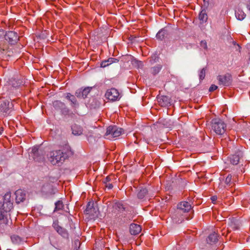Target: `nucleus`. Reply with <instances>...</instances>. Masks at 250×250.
Returning <instances> with one entry per match:
<instances>
[{
    "mask_svg": "<svg viewBox=\"0 0 250 250\" xmlns=\"http://www.w3.org/2000/svg\"><path fill=\"white\" fill-rule=\"evenodd\" d=\"M8 213L0 210V224L6 225L8 223Z\"/></svg>",
    "mask_w": 250,
    "mask_h": 250,
    "instance_id": "a211bd4d",
    "label": "nucleus"
},
{
    "mask_svg": "<svg viewBox=\"0 0 250 250\" xmlns=\"http://www.w3.org/2000/svg\"><path fill=\"white\" fill-rule=\"evenodd\" d=\"M248 8L250 11V2L248 5Z\"/></svg>",
    "mask_w": 250,
    "mask_h": 250,
    "instance_id": "de8ad7c7",
    "label": "nucleus"
},
{
    "mask_svg": "<svg viewBox=\"0 0 250 250\" xmlns=\"http://www.w3.org/2000/svg\"><path fill=\"white\" fill-rule=\"evenodd\" d=\"M233 44L234 45H236V46H237V44H236V42H233Z\"/></svg>",
    "mask_w": 250,
    "mask_h": 250,
    "instance_id": "8fccbe9b",
    "label": "nucleus"
},
{
    "mask_svg": "<svg viewBox=\"0 0 250 250\" xmlns=\"http://www.w3.org/2000/svg\"><path fill=\"white\" fill-rule=\"evenodd\" d=\"M191 209V205L188 202L183 201L177 205L176 210V214H182L189 212Z\"/></svg>",
    "mask_w": 250,
    "mask_h": 250,
    "instance_id": "423d86ee",
    "label": "nucleus"
},
{
    "mask_svg": "<svg viewBox=\"0 0 250 250\" xmlns=\"http://www.w3.org/2000/svg\"><path fill=\"white\" fill-rule=\"evenodd\" d=\"M181 214H182V215H183V213H182Z\"/></svg>",
    "mask_w": 250,
    "mask_h": 250,
    "instance_id": "5fc2aeb1",
    "label": "nucleus"
},
{
    "mask_svg": "<svg viewBox=\"0 0 250 250\" xmlns=\"http://www.w3.org/2000/svg\"><path fill=\"white\" fill-rule=\"evenodd\" d=\"M118 60L117 59L113 58H110L107 60L103 61L101 63L102 67H105L113 62H118Z\"/></svg>",
    "mask_w": 250,
    "mask_h": 250,
    "instance_id": "5701e85b",
    "label": "nucleus"
},
{
    "mask_svg": "<svg viewBox=\"0 0 250 250\" xmlns=\"http://www.w3.org/2000/svg\"><path fill=\"white\" fill-rule=\"evenodd\" d=\"M133 64H136V65L138 67H142L143 65V62L141 61H138L136 59H133L132 60Z\"/></svg>",
    "mask_w": 250,
    "mask_h": 250,
    "instance_id": "72a5a7b5",
    "label": "nucleus"
},
{
    "mask_svg": "<svg viewBox=\"0 0 250 250\" xmlns=\"http://www.w3.org/2000/svg\"><path fill=\"white\" fill-rule=\"evenodd\" d=\"M185 217L186 218V219H187V220L189 219V218L188 217L186 216H185Z\"/></svg>",
    "mask_w": 250,
    "mask_h": 250,
    "instance_id": "603ef678",
    "label": "nucleus"
},
{
    "mask_svg": "<svg viewBox=\"0 0 250 250\" xmlns=\"http://www.w3.org/2000/svg\"><path fill=\"white\" fill-rule=\"evenodd\" d=\"M32 152L33 153L35 158L39 153V150L37 147L34 146L32 149Z\"/></svg>",
    "mask_w": 250,
    "mask_h": 250,
    "instance_id": "f704fd0d",
    "label": "nucleus"
},
{
    "mask_svg": "<svg viewBox=\"0 0 250 250\" xmlns=\"http://www.w3.org/2000/svg\"><path fill=\"white\" fill-rule=\"evenodd\" d=\"M217 196H213L211 197V200L213 203L215 202L217 200Z\"/></svg>",
    "mask_w": 250,
    "mask_h": 250,
    "instance_id": "a19ab883",
    "label": "nucleus"
},
{
    "mask_svg": "<svg viewBox=\"0 0 250 250\" xmlns=\"http://www.w3.org/2000/svg\"><path fill=\"white\" fill-rule=\"evenodd\" d=\"M82 89H79L75 92V95L78 98H83V95H82Z\"/></svg>",
    "mask_w": 250,
    "mask_h": 250,
    "instance_id": "c9c22d12",
    "label": "nucleus"
},
{
    "mask_svg": "<svg viewBox=\"0 0 250 250\" xmlns=\"http://www.w3.org/2000/svg\"><path fill=\"white\" fill-rule=\"evenodd\" d=\"M206 69L205 68L202 69L199 73V76L200 80H203L205 77Z\"/></svg>",
    "mask_w": 250,
    "mask_h": 250,
    "instance_id": "473e14b6",
    "label": "nucleus"
},
{
    "mask_svg": "<svg viewBox=\"0 0 250 250\" xmlns=\"http://www.w3.org/2000/svg\"><path fill=\"white\" fill-rule=\"evenodd\" d=\"M243 157V151L242 149H237L234 154L230 157V163L234 165H237Z\"/></svg>",
    "mask_w": 250,
    "mask_h": 250,
    "instance_id": "6e6552de",
    "label": "nucleus"
},
{
    "mask_svg": "<svg viewBox=\"0 0 250 250\" xmlns=\"http://www.w3.org/2000/svg\"><path fill=\"white\" fill-rule=\"evenodd\" d=\"M105 96L108 100L115 101L119 98L120 94L116 89L112 88L107 90Z\"/></svg>",
    "mask_w": 250,
    "mask_h": 250,
    "instance_id": "9d476101",
    "label": "nucleus"
},
{
    "mask_svg": "<svg viewBox=\"0 0 250 250\" xmlns=\"http://www.w3.org/2000/svg\"><path fill=\"white\" fill-rule=\"evenodd\" d=\"M0 52L3 53V52L5 51V49H0Z\"/></svg>",
    "mask_w": 250,
    "mask_h": 250,
    "instance_id": "09e8293b",
    "label": "nucleus"
},
{
    "mask_svg": "<svg viewBox=\"0 0 250 250\" xmlns=\"http://www.w3.org/2000/svg\"><path fill=\"white\" fill-rule=\"evenodd\" d=\"M5 39L11 44L17 42L19 40L17 33L16 32L9 31L4 34Z\"/></svg>",
    "mask_w": 250,
    "mask_h": 250,
    "instance_id": "1a4fd4ad",
    "label": "nucleus"
},
{
    "mask_svg": "<svg viewBox=\"0 0 250 250\" xmlns=\"http://www.w3.org/2000/svg\"><path fill=\"white\" fill-rule=\"evenodd\" d=\"M240 48H241V47L240 46V45L239 44H237V46L236 47V50L240 52Z\"/></svg>",
    "mask_w": 250,
    "mask_h": 250,
    "instance_id": "c03bdc74",
    "label": "nucleus"
},
{
    "mask_svg": "<svg viewBox=\"0 0 250 250\" xmlns=\"http://www.w3.org/2000/svg\"><path fill=\"white\" fill-rule=\"evenodd\" d=\"M66 98L71 102V106L73 108H76L78 106V103L75 97L70 93H67Z\"/></svg>",
    "mask_w": 250,
    "mask_h": 250,
    "instance_id": "f3484780",
    "label": "nucleus"
},
{
    "mask_svg": "<svg viewBox=\"0 0 250 250\" xmlns=\"http://www.w3.org/2000/svg\"><path fill=\"white\" fill-rule=\"evenodd\" d=\"M105 184V187L108 188L109 189L112 188H113L112 184L110 183H108L107 184Z\"/></svg>",
    "mask_w": 250,
    "mask_h": 250,
    "instance_id": "ea45409f",
    "label": "nucleus"
},
{
    "mask_svg": "<svg viewBox=\"0 0 250 250\" xmlns=\"http://www.w3.org/2000/svg\"><path fill=\"white\" fill-rule=\"evenodd\" d=\"M63 205L61 201H58L55 203V208L54 211L61 210L63 208Z\"/></svg>",
    "mask_w": 250,
    "mask_h": 250,
    "instance_id": "7c9ffc66",
    "label": "nucleus"
},
{
    "mask_svg": "<svg viewBox=\"0 0 250 250\" xmlns=\"http://www.w3.org/2000/svg\"><path fill=\"white\" fill-rule=\"evenodd\" d=\"M73 155V152L70 147L66 146L62 149L50 151L47 154V157L49 161L53 165L60 166Z\"/></svg>",
    "mask_w": 250,
    "mask_h": 250,
    "instance_id": "f257e3e1",
    "label": "nucleus"
},
{
    "mask_svg": "<svg viewBox=\"0 0 250 250\" xmlns=\"http://www.w3.org/2000/svg\"><path fill=\"white\" fill-rule=\"evenodd\" d=\"M3 203L12 202L11 200V193L7 192L3 196Z\"/></svg>",
    "mask_w": 250,
    "mask_h": 250,
    "instance_id": "c756f323",
    "label": "nucleus"
},
{
    "mask_svg": "<svg viewBox=\"0 0 250 250\" xmlns=\"http://www.w3.org/2000/svg\"><path fill=\"white\" fill-rule=\"evenodd\" d=\"M12 243L15 245H20L23 243L24 239L17 235H13L11 236Z\"/></svg>",
    "mask_w": 250,
    "mask_h": 250,
    "instance_id": "aec40b11",
    "label": "nucleus"
},
{
    "mask_svg": "<svg viewBox=\"0 0 250 250\" xmlns=\"http://www.w3.org/2000/svg\"><path fill=\"white\" fill-rule=\"evenodd\" d=\"M200 46L205 50L208 49L207 43L205 40H203L200 42Z\"/></svg>",
    "mask_w": 250,
    "mask_h": 250,
    "instance_id": "e433bc0d",
    "label": "nucleus"
},
{
    "mask_svg": "<svg viewBox=\"0 0 250 250\" xmlns=\"http://www.w3.org/2000/svg\"><path fill=\"white\" fill-rule=\"evenodd\" d=\"M218 88V86H216V85L215 84H212L210 87H209V91L210 92H212V91H214L215 90L217 89V88Z\"/></svg>",
    "mask_w": 250,
    "mask_h": 250,
    "instance_id": "58836bf2",
    "label": "nucleus"
},
{
    "mask_svg": "<svg viewBox=\"0 0 250 250\" xmlns=\"http://www.w3.org/2000/svg\"><path fill=\"white\" fill-rule=\"evenodd\" d=\"M3 127H1L0 128V135H1L2 134V132H3Z\"/></svg>",
    "mask_w": 250,
    "mask_h": 250,
    "instance_id": "a18cd8bd",
    "label": "nucleus"
},
{
    "mask_svg": "<svg viewBox=\"0 0 250 250\" xmlns=\"http://www.w3.org/2000/svg\"><path fill=\"white\" fill-rule=\"evenodd\" d=\"M16 196V202L19 204L23 202L26 198V192L22 189H18L15 193Z\"/></svg>",
    "mask_w": 250,
    "mask_h": 250,
    "instance_id": "9b49d317",
    "label": "nucleus"
},
{
    "mask_svg": "<svg viewBox=\"0 0 250 250\" xmlns=\"http://www.w3.org/2000/svg\"><path fill=\"white\" fill-rule=\"evenodd\" d=\"M13 208V202L3 203L0 208V210L9 212Z\"/></svg>",
    "mask_w": 250,
    "mask_h": 250,
    "instance_id": "6ab92c4d",
    "label": "nucleus"
},
{
    "mask_svg": "<svg viewBox=\"0 0 250 250\" xmlns=\"http://www.w3.org/2000/svg\"><path fill=\"white\" fill-rule=\"evenodd\" d=\"M141 230V227L139 225L132 224L130 225L129 230L132 235L138 234Z\"/></svg>",
    "mask_w": 250,
    "mask_h": 250,
    "instance_id": "4468645a",
    "label": "nucleus"
},
{
    "mask_svg": "<svg viewBox=\"0 0 250 250\" xmlns=\"http://www.w3.org/2000/svg\"><path fill=\"white\" fill-rule=\"evenodd\" d=\"M225 183L226 185V188L232 187L234 185V182L232 181V175L231 174H229L227 176L225 179Z\"/></svg>",
    "mask_w": 250,
    "mask_h": 250,
    "instance_id": "bb28decb",
    "label": "nucleus"
},
{
    "mask_svg": "<svg viewBox=\"0 0 250 250\" xmlns=\"http://www.w3.org/2000/svg\"><path fill=\"white\" fill-rule=\"evenodd\" d=\"M237 19L239 21H242L244 19V17H236Z\"/></svg>",
    "mask_w": 250,
    "mask_h": 250,
    "instance_id": "79ce46f5",
    "label": "nucleus"
},
{
    "mask_svg": "<svg viewBox=\"0 0 250 250\" xmlns=\"http://www.w3.org/2000/svg\"><path fill=\"white\" fill-rule=\"evenodd\" d=\"M113 176H107L105 179L104 180L103 183L104 184H107L109 183Z\"/></svg>",
    "mask_w": 250,
    "mask_h": 250,
    "instance_id": "4c0bfd02",
    "label": "nucleus"
},
{
    "mask_svg": "<svg viewBox=\"0 0 250 250\" xmlns=\"http://www.w3.org/2000/svg\"><path fill=\"white\" fill-rule=\"evenodd\" d=\"M226 125L224 122L218 118L214 119L211 122L212 129L217 135L223 134L226 130Z\"/></svg>",
    "mask_w": 250,
    "mask_h": 250,
    "instance_id": "f03ea898",
    "label": "nucleus"
},
{
    "mask_svg": "<svg viewBox=\"0 0 250 250\" xmlns=\"http://www.w3.org/2000/svg\"><path fill=\"white\" fill-rule=\"evenodd\" d=\"M208 20V17H196L193 20V22L198 24L199 25H201L204 22H207Z\"/></svg>",
    "mask_w": 250,
    "mask_h": 250,
    "instance_id": "a878e982",
    "label": "nucleus"
},
{
    "mask_svg": "<svg viewBox=\"0 0 250 250\" xmlns=\"http://www.w3.org/2000/svg\"><path fill=\"white\" fill-rule=\"evenodd\" d=\"M147 193V190L146 188H142L137 193V197L140 199H143Z\"/></svg>",
    "mask_w": 250,
    "mask_h": 250,
    "instance_id": "cd10ccee",
    "label": "nucleus"
},
{
    "mask_svg": "<svg viewBox=\"0 0 250 250\" xmlns=\"http://www.w3.org/2000/svg\"><path fill=\"white\" fill-rule=\"evenodd\" d=\"M158 102L162 106H165L169 104V99L166 96H161L158 98Z\"/></svg>",
    "mask_w": 250,
    "mask_h": 250,
    "instance_id": "412c9836",
    "label": "nucleus"
},
{
    "mask_svg": "<svg viewBox=\"0 0 250 250\" xmlns=\"http://www.w3.org/2000/svg\"><path fill=\"white\" fill-rule=\"evenodd\" d=\"M123 132V130L121 128L116 126H109L107 128L105 136H107V138L111 139L119 137Z\"/></svg>",
    "mask_w": 250,
    "mask_h": 250,
    "instance_id": "7ed1b4c3",
    "label": "nucleus"
},
{
    "mask_svg": "<svg viewBox=\"0 0 250 250\" xmlns=\"http://www.w3.org/2000/svg\"><path fill=\"white\" fill-rule=\"evenodd\" d=\"M53 227L57 232L64 238L68 237V233L65 229L60 226L57 223L53 224Z\"/></svg>",
    "mask_w": 250,
    "mask_h": 250,
    "instance_id": "ddd939ff",
    "label": "nucleus"
},
{
    "mask_svg": "<svg viewBox=\"0 0 250 250\" xmlns=\"http://www.w3.org/2000/svg\"><path fill=\"white\" fill-rule=\"evenodd\" d=\"M202 16H205V14H203Z\"/></svg>",
    "mask_w": 250,
    "mask_h": 250,
    "instance_id": "864d4df0",
    "label": "nucleus"
},
{
    "mask_svg": "<svg viewBox=\"0 0 250 250\" xmlns=\"http://www.w3.org/2000/svg\"><path fill=\"white\" fill-rule=\"evenodd\" d=\"M167 35V30L163 29L156 34V38L160 40H164Z\"/></svg>",
    "mask_w": 250,
    "mask_h": 250,
    "instance_id": "393cba45",
    "label": "nucleus"
},
{
    "mask_svg": "<svg viewBox=\"0 0 250 250\" xmlns=\"http://www.w3.org/2000/svg\"><path fill=\"white\" fill-rule=\"evenodd\" d=\"M218 237V234L214 231L208 235L207 239V241L208 243L212 245L217 242Z\"/></svg>",
    "mask_w": 250,
    "mask_h": 250,
    "instance_id": "2eb2a0df",
    "label": "nucleus"
},
{
    "mask_svg": "<svg viewBox=\"0 0 250 250\" xmlns=\"http://www.w3.org/2000/svg\"><path fill=\"white\" fill-rule=\"evenodd\" d=\"M42 191L46 194L54 193L52 186L49 184L43 186L42 188Z\"/></svg>",
    "mask_w": 250,
    "mask_h": 250,
    "instance_id": "4be33fe9",
    "label": "nucleus"
},
{
    "mask_svg": "<svg viewBox=\"0 0 250 250\" xmlns=\"http://www.w3.org/2000/svg\"><path fill=\"white\" fill-rule=\"evenodd\" d=\"M72 133L75 135H80L83 132V128L79 125L74 124L71 127Z\"/></svg>",
    "mask_w": 250,
    "mask_h": 250,
    "instance_id": "dca6fc26",
    "label": "nucleus"
},
{
    "mask_svg": "<svg viewBox=\"0 0 250 250\" xmlns=\"http://www.w3.org/2000/svg\"><path fill=\"white\" fill-rule=\"evenodd\" d=\"M91 87H87L84 88L83 89H82V95H83V98H85L86 97L88 94L91 91Z\"/></svg>",
    "mask_w": 250,
    "mask_h": 250,
    "instance_id": "2f4dec72",
    "label": "nucleus"
},
{
    "mask_svg": "<svg viewBox=\"0 0 250 250\" xmlns=\"http://www.w3.org/2000/svg\"><path fill=\"white\" fill-rule=\"evenodd\" d=\"M113 208L120 212H123L125 209V205L120 202L115 203L113 206Z\"/></svg>",
    "mask_w": 250,
    "mask_h": 250,
    "instance_id": "b1692460",
    "label": "nucleus"
},
{
    "mask_svg": "<svg viewBox=\"0 0 250 250\" xmlns=\"http://www.w3.org/2000/svg\"><path fill=\"white\" fill-rule=\"evenodd\" d=\"M162 66L160 64H158L155 66H154L151 68V73L153 75L157 74L161 69H162Z\"/></svg>",
    "mask_w": 250,
    "mask_h": 250,
    "instance_id": "c85d7f7f",
    "label": "nucleus"
},
{
    "mask_svg": "<svg viewBox=\"0 0 250 250\" xmlns=\"http://www.w3.org/2000/svg\"><path fill=\"white\" fill-rule=\"evenodd\" d=\"M232 228L234 230L238 229V227L236 226L235 224L232 225Z\"/></svg>",
    "mask_w": 250,
    "mask_h": 250,
    "instance_id": "37998d69",
    "label": "nucleus"
},
{
    "mask_svg": "<svg viewBox=\"0 0 250 250\" xmlns=\"http://www.w3.org/2000/svg\"><path fill=\"white\" fill-rule=\"evenodd\" d=\"M0 110L3 112H7L8 110L13 107L12 103H10L9 101L3 100L1 101Z\"/></svg>",
    "mask_w": 250,
    "mask_h": 250,
    "instance_id": "f8f14e48",
    "label": "nucleus"
},
{
    "mask_svg": "<svg viewBox=\"0 0 250 250\" xmlns=\"http://www.w3.org/2000/svg\"><path fill=\"white\" fill-rule=\"evenodd\" d=\"M84 213L89 215L91 219L97 218L99 214L98 207L94 205L93 202H89L84 210Z\"/></svg>",
    "mask_w": 250,
    "mask_h": 250,
    "instance_id": "20e7f679",
    "label": "nucleus"
},
{
    "mask_svg": "<svg viewBox=\"0 0 250 250\" xmlns=\"http://www.w3.org/2000/svg\"><path fill=\"white\" fill-rule=\"evenodd\" d=\"M217 80L219 82V84L225 86L230 85L232 82V76L229 73H226L224 75H219L217 76Z\"/></svg>",
    "mask_w": 250,
    "mask_h": 250,
    "instance_id": "39448f33",
    "label": "nucleus"
},
{
    "mask_svg": "<svg viewBox=\"0 0 250 250\" xmlns=\"http://www.w3.org/2000/svg\"><path fill=\"white\" fill-rule=\"evenodd\" d=\"M157 59V57L156 56H155V59H154V62H156V60Z\"/></svg>",
    "mask_w": 250,
    "mask_h": 250,
    "instance_id": "3c124183",
    "label": "nucleus"
},
{
    "mask_svg": "<svg viewBox=\"0 0 250 250\" xmlns=\"http://www.w3.org/2000/svg\"><path fill=\"white\" fill-rule=\"evenodd\" d=\"M4 33V31L3 30H0V35H3Z\"/></svg>",
    "mask_w": 250,
    "mask_h": 250,
    "instance_id": "49530a36",
    "label": "nucleus"
},
{
    "mask_svg": "<svg viewBox=\"0 0 250 250\" xmlns=\"http://www.w3.org/2000/svg\"><path fill=\"white\" fill-rule=\"evenodd\" d=\"M53 107L57 110H61L62 114L67 115L69 113V109L65 104L60 101L57 100L53 102Z\"/></svg>",
    "mask_w": 250,
    "mask_h": 250,
    "instance_id": "0eeeda50",
    "label": "nucleus"
}]
</instances>
